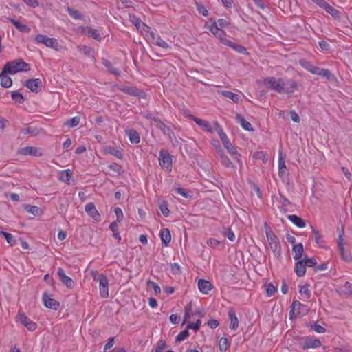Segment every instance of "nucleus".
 Masks as SVG:
<instances>
[{
  "mask_svg": "<svg viewBox=\"0 0 352 352\" xmlns=\"http://www.w3.org/2000/svg\"><path fill=\"white\" fill-rule=\"evenodd\" d=\"M217 134L223 145L229 153L232 155V158L235 160L239 164H242L241 160V155L238 153L236 148L230 142L228 135L224 132L222 127H217Z\"/></svg>",
  "mask_w": 352,
  "mask_h": 352,
  "instance_id": "obj_1",
  "label": "nucleus"
},
{
  "mask_svg": "<svg viewBox=\"0 0 352 352\" xmlns=\"http://www.w3.org/2000/svg\"><path fill=\"white\" fill-rule=\"evenodd\" d=\"M3 67L4 72H8L10 74H15L20 72H28L30 70V65L23 59L9 61Z\"/></svg>",
  "mask_w": 352,
  "mask_h": 352,
  "instance_id": "obj_2",
  "label": "nucleus"
},
{
  "mask_svg": "<svg viewBox=\"0 0 352 352\" xmlns=\"http://www.w3.org/2000/svg\"><path fill=\"white\" fill-rule=\"evenodd\" d=\"M93 278L94 280L99 283L100 295L103 298L109 297V280L104 274H98L93 272Z\"/></svg>",
  "mask_w": 352,
  "mask_h": 352,
  "instance_id": "obj_3",
  "label": "nucleus"
},
{
  "mask_svg": "<svg viewBox=\"0 0 352 352\" xmlns=\"http://www.w3.org/2000/svg\"><path fill=\"white\" fill-rule=\"evenodd\" d=\"M302 65L305 69L313 74L324 76L328 80H332L335 78V76L332 72L327 69L318 67L308 62L305 63V64H302Z\"/></svg>",
  "mask_w": 352,
  "mask_h": 352,
  "instance_id": "obj_4",
  "label": "nucleus"
},
{
  "mask_svg": "<svg viewBox=\"0 0 352 352\" xmlns=\"http://www.w3.org/2000/svg\"><path fill=\"white\" fill-rule=\"evenodd\" d=\"M35 41L38 44H43L46 47L52 48L56 51L60 49V45L56 38H50L44 34H38L36 35Z\"/></svg>",
  "mask_w": 352,
  "mask_h": 352,
  "instance_id": "obj_5",
  "label": "nucleus"
},
{
  "mask_svg": "<svg viewBox=\"0 0 352 352\" xmlns=\"http://www.w3.org/2000/svg\"><path fill=\"white\" fill-rule=\"evenodd\" d=\"M147 39L153 44L157 45L163 49L167 50L170 49L171 47L165 41H164L159 34H157L151 28L149 29V32H146L144 35Z\"/></svg>",
  "mask_w": 352,
  "mask_h": 352,
  "instance_id": "obj_6",
  "label": "nucleus"
},
{
  "mask_svg": "<svg viewBox=\"0 0 352 352\" xmlns=\"http://www.w3.org/2000/svg\"><path fill=\"white\" fill-rule=\"evenodd\" d=\"M263 83L267 87L270 88V89H272L279 94L283 93V80L282 78H276L275 77H267L264 79Z\"/></svg>",
  "mask_w": 352,
  "mask_h": 352,
  "instance_id": "obj_7",
  "label": "nucleus"
},
{
  "mask_svg": "<svg viewBox=\"0 0 352 352\" xmlns=\"http://www.w3.org/2000/svg\"><path fill=\"white\" fill-rule=\"evenodd\" d=\"M211 23L209 25H206V27L207 29L210 30V32L218 39L221 41V42L225 45V41H228V39L225 38L226 36V32L219 28L217 22L210 19Z\"/></svg>",
  "mask_w": 352,
  "mask_h": 352,
  "instance_id": "obj_8",
  "label": "nucleus"
},
{
  "mask_svg": "<svg viewBox=\"0 0 352 352\" xmlns=\"http://www.w3.org/2000/svg\"><path fill=\"white\" fill-rule=\"evenodd\" d=\"M158 160L160 165L163 169L171 171L173 160L171 155L167 151L161 150Z\"/></svg>",
  "mask_w": 352,
  "mask_h": 352,
  "instance_id": "obj_9",
  "label": "nucleus"
},
{
  "mask_svg": "<svg viewBox=\"0 0 352 352\" xmlns=\"http://www.w3.org/2000/svg\"><path fill=\"white\" fill-rule=\"evenodd\" d=\"M192 120L200 126H201L205 131L209 132V133H214L216 132L217 133V127H221L220 124L214 122L213 124H210L208 121L205 120H201L200 118H198L197 117H193Z\"/></svg>",
  "mask_w": 352,
  "mask_h": 352,
  "instance_id": "obj_10",
  "label": "nucleus"
},
{
  "mask_svg": "<svg viewBox=\"0 0 352 352\" xmlns=\"http://www.w3.org/2000/svg\"><path fill=\"white\" fill-rule=\"evenodd\" d=\"M344 230H339V235L338 239V250L340 253L342 260L346 262H350L352 260V257L349 254H346L344 247Z\"/></svg>",
  "mask_w": 352,
  "mask_h": 352,
  "instance_id": "obj_11",
  "label": "nucleus"
},
{
  "mask_svg": "<svg viewBox=\"0 0 352 352\" xmlns=\"http://www.w3.org/2000/svg\"><path fill=\"white\" fill-rule=\"evenodd\" d=\"M129 19L131 23H132L137 28V30H140L142 34H146V32H149V29L151 28L149 26L144 23L139 17L135 16L133 14H129Z\"/></svg>",
  "mask_w": 352,
  "mask_h": 352,
  "instance_id": "obj_12",
  "label": "nucleus"
},
{
  "mask_svg": "<svg viewBox=\"0 0 352 352\" xmlns=\"http://www.w3.org/2000/svg\"><path fill=\"white\" fill-rule=\"evenodd\" d=\"M85 210L94 221L99 222L101 221V215L96 208L95 204L93 202L87 204L85 206Z\"/></svg>",
  "mask_w": 352,
  "mask_h": 352,
  "instance_id": "obj_13",
  "label": "nucleus"
},
{
  "mask_svg": "<svg viewBox=\"0 0 352 352\" xmlns=\"http://www.w3.org/2000/svg\"><path fill=\"white\" fill-rule=\"evenodd\" d=\"M17 320L25 327H26L27 329L30 331L36 330L37 327L36 324L29 318H28L23 313H19Z\"/></svg>",
  "mask_w": 352,
  "mask_h": 352,
  "instance_id": "obj_14",
  "label": "nucleus"
},
{
  "mask_svg": "<svg viewBox=\"0 0 352 352\" xmlns=\"http://www.w3.org/2000/svg\"><path fill=\"white\" fill-rule=\"evenodd\" d=\"M57 274L61 283L65 285L67 288L72 289L75 286L74 280L65 274V272L63 268H58Z\"/></svg>",
  "mask_w": 352,
  "mask_h": 352,
  "instance_id": "obj_15",
  "label": "nucleus"
},
{
  "mask_svg": "<svg viewBox=\"0 0 352 352\" xmlns=\"http://www.w3.org/2000/svg\"><path fill=\"white\" fill-rule=\"evenodd\" d=\"M43 301L44 305L54 310H58L60 307V302L52 298L46 292L43 294Z\"/></svg>",
  "mask_w": 352,
  "mask_h": 352,
  "instance_id": "obj_16",
  "label": "nucleus"
},
{
  "mask_svg": "<svg viewBox=\"0 0 352 352\" xmlns=\"http://www.w3.org/2000/svg\"><path fill=\"white\" fill-rule=\"evenodd\" d=\"M217 153L221 164L226 168L234 167L233 163L230 160L228 157L225 154L223 149L219 146L217 147Z\"/></svg>",
  "mask_w": 352,
  "mask_h": 352,
  "instance_id": "obj_17",
  "label": "nucleus"
},
{
  "mask_svg": "<svg viewBox=\"0 0 352 352\" xmlns=\"http://www.w3.org/2000/svg\"><path fill=\"white\" fill-rule=\"evenodd\" d=\"M25 85L33 92H38L41 90L43 83L41 79L34 78L28 80Z\"/></svg>",
  "mask_w": 352,
  "mask_h": 352,
  "instance_id": "obj_18",
  "label": "nucleus"
},
{
  "mask_svg": "<svg viewBox=\"0 0 352 352\" xmlns=\"http://www.w3.org/2000/svg\"><path fill=\"white\" fill-rule=\"evenodd\" d=\"M20 153L24 155H31V156H36L40 157L42 155V151L40 148H36L34 146H25L22 148Z\"/></svg>",
  "mask_w": 352,
  "mask_h": 352,
  "instance_id": "obj_19",
  "label": "nucleus"
},
{
  "mask_svg": "<svg viewBox=\"0 0 352 352\" xmlns=\"http://www.w3.org/2000/svg\"><path fill=\"white\" fill-rule=\"evenodd\" d=\"M293 309H296V315L298 316H305L306 315L309 311V309L308 306L306 305L302 304L298 300H294L293 302Z\"/></svg>",
  "mask_w": 352,
  "mask_h": 352,
  "instance_id": "obj_20",
  "label": "nucleus"
},
{
  "mask_svg": "<svg viewBox=\"0 0 352 352\" xmlns=\"http://www.w3.org/2000/svg\"><path fill=\"white\" fill-rule=\"evenodd\" d=\"M283 93L292 94L298 89V84L292 79L283 81Z\"/></svg>",
  "mask_w": 352,
  "mask_h": 352,
  "instance_id": "obj_21",
  "label": "nucleus"
},
{
  "mask_svg": "<svg viewBox=\"0 0 352 352\" xmlns=\"http://www.w3.org/2000/svg\"><path fill=\"white\" fill-rule=\"evenodd\" d=\"M199 290L204 294H208L213 288L212 283L205 279H200L198 281Z\"/></svg>",
  "mask_w": 352,
  "mask_h": 352,
  "instance_id": "obj_22",
  "label": "nucleus"
},
{
  "mask_svg": "<svg viewBox=\"0 0 352 352\" xmlns=\"http://www.w3.org/2000/svg\"><path fill=\"white\" fill-rule=\"evenodd\" d=\"M278 175L280 178H283L287 175L285 160L281 151L278 154Z\"/></svg>",
  "mask_w": 352,
  "mask_h": 352,
  "instance_id": "obj_23",
  "label": "nucleus"
},
{
  "mask_svg": "<svg viewBox=\"0 0 352 352\" xmlns=\"http://www.w3.org/2000/svg\"><path fill=\"white\" fill-rule=\"evenodd\" d=\"M6 19L10 21L19 32L25 33L30 32V28L25 24L21 23L19 21L10 17H7Z\"/></svg>",
  "mask_w": 352,
  "mask_h": 352,
  "instance_id": "obj_24",
  "label": "nucleus"
},
{
  "mask_svg": "<svg viewBox=\"0 0 352 352\" xmlns=\"http://www.w3.org/2000/svg\"><path fill=\"white\" fill-rule=\"evenodd\" d=\"M119 89L121 91L133 96H142L143 94L142 91H140L137 88L134 87L123 86L120 87Z\"/></svg>",
  "mask_w": 352,
  "mask_h": 352,
  "instance_id": "obj_25",
  "label": "nucleus"
},
{
  "mask_svg": "<svg viewBox=\"0 0 352 352\" xmlns=\"http://www.w3.org/2000/svg\"><path fill=\"white\" fill-rule=\"evenodd\" d=\"M225 45L227 46H229L230 47L233 49L234 51H236L240 54H247V49L244 46L241 45V44L234 43L230 40H228V41H225Z\"/></svg>",
  "mask_w": 352,
  "mask_h": 352,
  "instance_id": "obj_26",
  "label": "nucleus"
},
{
  "mask_svg": "<svg viewBox=\"0 0 352 352\" xmlns=\"http://www.w3.org/2000/svg\"><path fill=\"white\" fill-rule=\"evenodd\" d=\"M287 219L299 228H303L306 226L305 221L296 214H289L287 216Z\"/></svg>",
  "mask_w": 352,
  "mask_h": 352,
  "instance_id": "obj_27",
  "label": "nucleus"
},
{
  "mask_svg": "<svg viewBox=\"0 0 352 352\" xmlns=\"http://www.w3.org/2000/svg\"><path fill=\"white\" fill-rule=\"evenodd\" d=\"M8 72H4V68L0 74L1 85L5 88H9L12 85V80L10 76L7 75Z\"/></svg>",
  "mask_w": 352,
  "mask_h": 352,
  "instance_id": "obj_28",
  "label": "nucleus"
},
{
  "mask_svg": "<svg viewBox=\"0 0 352 352\" xmlns=\"http://www.w3.org/2000/svg\"><path fill=\"white\" fill-rule=\"evenodd\" d=\"M228 316L230 320V328L232 330H236L239 327V320L236 312L233 309H230L228 311Z\"/></svg>",
  "mask_w": 352,
  "mask_h": 352,
  "instance_id": "obj_29",
  "label": "nucleus"
},
{
  "mask_svg": "<svg viewBox=\"0 0 352 352\" xmlns=\"http://www.w3.org/2000/svg\"><path fill=\"white\" fill-rule=\"evenodd\" d=\"M72 175L73 173L70 169L62 170L59 173L58 179L62 182L69 184Z\"/></svg>",
  "mask_w": 352,
  "mask_h": 352,
  "instance_id": "obj_30",
  "label": "nucleus"
},
{
  "mask_svg": "<svg viewBox=\"0 0 352 352\" xmlns=\"http://www.w3.org/2000/svg\"><path fill=\"white\" fill-rule=\"evenodd\" d=\"M84 30H85V34H87L88 36L94 38L97 41L101 40V34L98 30L94 29L89 26L85 27Z\"/></svg>",
  "mask_w": 352,
  "mask_h": 352,
  "instance_id": "obj_31",
  "label": "nucleus"
},
{
  "mask_svg": "<svg viewBox=\"0 0 352 352\" xmlns=\"http://www.w3.org/2000/svg\"><path fill=\"white\" fill-rule=\"evenodd\" d=\"M126 134L128 136L130 142L132 144H138L140 141L139 133L133 129H129L126 131Z\"/></svg>",
  "mask_w": 352,
  "mask_h": 352,
  "instance_id": "obj_32",
  "label": "nucleus"
},
{
  "mask_svg": "<svg viewBox=\"0 0 352 352\" xmlns=\"http://www.w3.org/2000/svg\"><path fill=\"white\" fill-rule=\"evenodd\" d=\"M236 120L245 131H253L251 124L248 121L245 120L241 115L237 114L236 116Z\"/></svg>",
  "mask_w": 352,
  "mask_h": 352,
  "instance_id": "obj_33",
  "label": "nucleus"
},
{
  "mask_svg": "<svg viewBox=\"0 0 352 352\" xmlns=\"http://www.w3.org/2000/svg\"><path fill=\"white\" fill-rule=\"evenodd\" d=\"M299 293L302 296V300L304 301L307 300L311 297V292L309 290V285L306 284L300 286Z\"/></svg>",
  "mask_w": 352,
  "mask_h": 352,
  "instance_id": "obj_34",
  "label": "nucleus"
},
{
  "mask_svg": "<svg viewBox=\"0 0 352 352\" xmlns=\"http://www.w3.org/2000/svg\"><path fill=\"white\" fill-rule=\"evenodd\" d=\"M102 63L111 74L116 76L120 75V71L117 68L114 67L109 60L103 58L102 60Z\"/></svg>",
  "mask_w": 352,
  "mask_h": 352,
  "instance_id": "obj_35",
  "label": "nucleus"
},
{
  "mask_svg": "<svg viewBox=\"0 0 352 352\" xmlns=\"http://www.w3.org/2000/svg\"><path fill=\"white\" fill-rule=\"evenodd\" d=\"M220 93L223 96L230 99L235 103H237L239 101L240 96L237 94L227 90H222Z\"/></svg>",
  "mask_w": 352,
  "mask_h": 352,
  "instance_id": "obj_36",
  "label": "nucleus"
},
{
  "mask_svg": "<svg viewBox=\"0 0 352 352\" xmlns=\"http://www.w3.org/2000/svg\"><path fill=\"white\" fill-rule=\"evenodd\" d=\"M295 272L296 273L297 276L299 277H302L305 276L306 273V266L303 261H298L296 265H295Z\"/></svg>",
  "mask_w": 352,
  "mask_h": 352,
  "instance_id": "obj_37",
  "label": "nucleus"
},
{
  "mask_svg": "<svg viewBox=\"0 0 352 352\" xmlns=\"http://www.w3.org/2000/svg\"><path fill=\"white\" fill-rule=\"evenodd\" d=\"M292 250L294 252V258L295 260H299L304 252V248L301 243L294 245L293 246Z\"/></svg>",
  "mask_w": 352,
  "mask_h": 352,
  "instance_id": "obj_38",
  "label": "nucleus"
},
{
  "mask_svg": "<svg viewBox=\"0 0 352 352\" xmlns=\"http://www.w3.org/2000/svg\"><path fill=\"white\" fill-rule=\"evenodd\" d=\"M270 246V248H271L272 251L273 252L274 256L277 258H279V259L281 258V256H282V248H281V245H280V241L277 242V243H271Z\"/></svg>",
  "mask_w": 352,
  "mask_h": 352,
  "instance_id": "obj_39",
  "label": "nucleus"
},
{
  "mask_svg": "<svg viewBox=\"0 0 352 352\" xmlns=\"http://www.w3.org/2000/svg\"><path fill=\"white\" fill-rule=\"evenodd\" d=\"M160 235L162 242L165 245H167L170 242L171 236H170V232L168 229H167V228L162 229L160 231Z\"/></svg>",
  "mask_w": 352,
  "mask_h": 352,
  "instance_id": "obj_40",
  "label": "nucleus"
},
{
  "mask_svg": "<svg viewBox=\"0 0 352 352\" xmlns=\"http://www.w3.org/2000/svg\"><path fill=\"white\" fill-rule=\"evenodd\" d=\"M322 343L318 339H310L305 342L303 349H316L320 347Z\"/></svg>",
  "mask_w": 352,
  "mask_h": 352,
  "instance_id": "obj_41",
  "label": "nucleus"
},
{
  "mask_svg": "<svg viewBox=\"0 0 352 352\" xmlns=\"http://www.w3.org/2000/svg\"><path fill=\"white\" fill-rule=\"evenodd\" d=\"M325 11L331 14L332 17L334 19H340V12L333 6H331L329 3H327L326 6L323 8Z\"/></svg>",
  "mask_w": 352,
  "mask_h": 352,
  "instance_id": "obj_42",
  "label": "nucleus"
},
{
  "mask_svg": "<svg viewBox=\"0 0 352 352\" xmlns=\"http://www.w3.org/2000/svg\"><path fill=\"white\" fill-rule=\"evenodd\" d=\"M311 228L314 236V240L317 245L320 248L324 247V241L323 240V238L320 234L319 231L314 227H311Z\"/></svg>",
  "mask_w": 352,
  "mask_h": 352,
  "instance_id": "obj_43",
  "label": "nucleus"
},
{
  "mask_svg": "<svg viewBox=\"0 0 352 352\" xmlns=\"http://www.w3.org/2000/svg\"><path fill=\"white\" fill-rule=\"evenodd\" d=\"M78 50L80 53L85 54L88 57H94V51L92 48L87 45H80L78 46Z\"/></svg>",
  "mask_w": 352,
  "mask_h": 352,
  "instance_id": "obj_44",
  "label": "nucleus"
},
{
  "mask_svg": "<svg viewBox=\"0 0 352 352\" xmlns=\"http://www.w3.org/2000/svg\"><path fill=\"white\" fill-rule=\"evenodd\" d=\"M66 10L68 12V14L70 15V16H72L73 19H82V15L80 14V12L78 10H75L71 7H67Z\"/></svg>",
  "mask_w": 352,
  "mask_h": 352,
  "instance_id": "obj_45",
  "label": "nucleus"
},
{
  "mask_svg": "<svg viewBox=\"0 0 352 352\" xmlns=\"http://www.w3.org/2000/svg\"><path fill=\"white\" fill-rule=\"evenodd\" d=\"M106 151L107 153H109L119 160H122L123 158L122 153L117 148L114 147H108L106 148Z\"/></svg>",
  "mask_w": 352,
  "mask_h": 352,
  "instance_id": "obj_46",
  "label": "nucleus"
},
{
  "mask_svg": "<svg viewBox=\"0 0 352 352\" xmlns=\"http://www.w3.org/2000/svg\"><path fill=\"white\" fill-rule=\"evenodd\" d=\"M252 157L254 160H261L263 162H267V154L265 151H256L253 153Z\"/></svg>",
  "mask_w": 352,
  "mask_h": 352,
  "instance_id": "obj_47",
  "label": "nucleus"
},
{
  "mask_svg": "<svg viewBox=\"0 0 352 352\" xmlns=\"http://www.w3.org/2000/svg\"><path fill=\"white\" fill-rule=\"evenodd\" d=\"M0 234L3 236L8 243L13 245L16 243V240L13 235L10 233L6 232L4 231H0Z\"/></svg>",
  "mask_w": 352,
  "mask_h": 352,
  "instance_id": "obj_48",
  "label": "nucleus"
},
{
  "mask_svg": "<svg viewBox=\"0 0 352 352\" xmlns=\"http://www.w3.org/2000/svg\"><path fill=\"white\" fill-rule=\"evenodd\" d=\"M25 209L29 213L34 216L38 215L41 212V209L36 206L27 205Z\"/></svg>",
  "mask_w": 352,
  "mask_h": 352,
  "instance_id": "obj_49",
  "label": "nucleus"
},
{
  "mask_svg": "<svg viewBox=\"0 0 352 352\" xmlns=\"http://www.w3.org/2000/svg\"><path fill=\"white\" fill-rule=\"evenodd\" d=\"M12 99L17 103L21 104L24 102L23 95L19 91H14L12 94Z\"/></svg>",
  "mask_w": 352,
  "mask_h": 352,
  "instance_id": "obj_50",
  "label": "nucleus"
},
{
  "mask_svg": "<svg viewBox=\"0 0 352 352\" xmlns=\"http://www.w3.org/2000/svg\"><path fill=\"white\" fill-rule=\"evenodd\" d=\"M228 340L226 338L222 337L219 342V347L221 351H226L228 349Z\"/></svg>",
  "mask_w": 352,
  "mask_h": 352,
  "instance_id": "obj_51",
  "label": "nucleus"
},
{
  "mask_svg": "<svg viewBox=\"0 0 352 352\" xmlns=\"http://www.w3.org/2000/svg\"><path fill=\"white\" fill-rule=\"evenodd\" d=\"M80 122V118L78 116L74 117L69 120H68L65 124L67 126L74 127L78 125Z\"/></svg>",
  "mask_w": 352,
  "mask_h": 352,
  "instance_id": "obj_52",
  "label": "nucleus"
},
{
  "mask_svg": "<svg viewBox=\"0 0 352 352\" xmlns=\"http://www.w3.org/2000/svg\"><path fill=\"white\" fill-rule=\"evenodd\" d=\"M265 291L267 296H272L276 292V288L272 284L269 283L265 285Z\"/></svg>",
  "mask_w": 352,
  "mask_h": 352,
  "instance_id": "obj_53",
  "label": "nucleus"
},
{
  "mask_svg": "<svg viewBox=\"0 0 352 352\" xmlns=\"http://www.w3.org/2000/svg\"><path fill=\"white\" fill-rule=\"evenodd\" d=\"M189 336V332L188 329L181 331L177 336H176V341L177 342H182L186 339Z\"/></svg>",
  "mask_w": 352,
  "mask_h": 352,
  "instance_id": "obj_54",
  "label": "nucleus"
},
{
  "mask_svg": "<svg viewBox=\"0 0 352 352\" xmlns=\"http://www.w3.org/2000/svg\"><path fill=\"white\" fill-rule=\"evenodd\" d=\"M116 216V222L121 223L124 219V214L121 208L117 207L114 209Z\"/></svg>",
  "mask_w": 352,
  "mask_h": 352,
  "instance_id": "obj_55",
  "label": "nucleus"
},
{
  "mask_svg": "<svg viewBox=\"0 0 352 352\" xmlns=\"http://www.w3.org/2000/svg\"><path fill=\"white\" fill-rule=\"evenodd\" d=\"M173 190L177 194L182 195L184 198H188L190 197V192L184 188H175Z\"/></svg>",
  "mask_w": 352,
  "mask_h": 352,
  "instance_id": "obj_56",
  "label": "nucleus"
},
{
  "mask_svg": "<svg viewBox=\"0 0 352 352\" xmlns=\"http://www.w3.org/2000/svg\"><path fill=\"white\" fill-rule=\"evenodd\" d=\"M267 239L268 240L269 244L270 245L271 243H277L279 242V239L276 236V234L273 232H267L266 233Z\"/></svg>",
  "mask_w": 352,
  "mask_h": 352,
  "instance_id": "obj_57",
  "label": "nucleus"
},
{
  "mask_svg": "<svg viewBox=\"0 0 352 352\" xmlns=\"http://www.w3.org/2000/svg\"><path fill=\"white\" fill-rule=\"evenodd\" d=\"M197 10L199 14L204 15V16H208V11L207 8L200 3H196Z\"/></svg>",
  "mask_w": 352,
  "mask_h": 352,
  "instance_id": "obj_58",
  "label": "nucleus"
},
{
  "mask_svg": "<svg viewBox=\"0 0 352 352\" xmlns=\"http://www.w3.org/2000/svg\"><path fill=\"white\" fill-rule=\"evenodd\" d=\"M305 263V266L308 267H316L317 261L314 258H307L302 260Z\"/></svg>",
  "mask_w": 352,
  "mask_h": 352,
  "instance_id": "obj_59",
  "label": "nucleus"
},
{
  "mask_svg": "<svg viewBox=\"0 0 352 352\" xmlns=\"http://www.w3.org/2000/svg\"><path fill=\"white\" fill-rule=\"evenodd\" d=\"M166 342L164 340H160L157 343L155 352H162V351L166 347Z\"/></svg>",
  "mask_w": 352,
  "mask_h": 352,
  "instance_id": "obj_60",
  "label": "nucleus"
},
{
  "mask_svg": "<svg viewBox=\"0 0 352 352\" xmlns=\"http://www.w3.org/2000/svg\"><path fill=\"white\" fill-rule=\"evenodd\" d=\"M160 208L162 213L163 214V215L164 217H166L169 216L170 210H169L168 206L166 203L161 204L160 206Z\"/></svg>",
  "mask_w": 352,
  "mask_h": 352,
  "instance_id": "obj_61",
  "label": "nucleus"
},
{
  "mask_svg": "<svg viewBox=\"0 0 352 352\" xmlns=\"http://www.w3.org/2000/svg\"><path fill=\"white\" fill-rule=\"evenodd\" d=\"M200 325H201V320H197L195 322H192V323L189 324L187 326V329H192L195 331H197L199 330V329L200 327Z\"/></svg>",
  "mask_w": 352,
  "mask_h": 352,
  "instance_id": "obj_62",
  "label": "nucleus"
},
{
  "mask_svg": "<svg viewBox=\"0 0 352 352\" xmlns=\"http://www.w3.org/2000/svg\"><path fill=\"white\" fill-rule=\"evenodd\" d=\"M312 329L317 333H324L326 329L324 327L318 324L317 322H314L312 325Z\"/></svg>",
  "mask_w": 352,
  "mask_h": 352,
  "instance_id": "obj_63",
  "label": "nucleus"
},
{
  "mask_svg": "<svg viewBox=\"0 0 352 352\" xmlns=\"http://www.w3.org/2000/svg\"><path fill=\"white\" fill-rule=\"evenodd\" d=\"M344 294L346 295H352V284L349 282H346L344 285Z\"/></svg>",
  "mask_w": 352,
  "mask_h": 352,
  "instance_id": "obj_64",
  "label": "nucleus"
}]
</instances>
